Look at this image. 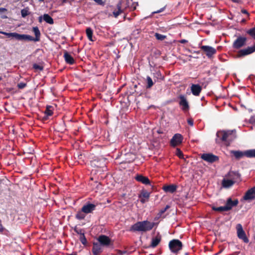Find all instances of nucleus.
I'll use <instances>...</instances> for the list:
<instances>
[{"label": "nucleus", "instance_id": "obj_11", "mask_svg": "<svg viewBox=\"0 0 255 255\" xmlns=\"http://www.w3.org/2000/svg\"><path fill=\"white\" fill-rule=\"evenodd\" d=\"M183 140V136L180 133L175 134L170 141V145L172 147H176L180 144Z\"/></svg>", "mask_w": 255, "mask_h": 255}, {"label": "nucleus", "instance_id": "obj_31", "mask_svg": "<svg viewBox=\"0 0 255 255\" xmlns=\"http://www.w3.org/2000/svg\"><path fill=\"white\" fill-rule=\"evenodd\" d=\"M146 88L147 89H150L153 86V85L154 84V83H153L151 78L150 76H147L146 77Z\"/></svg>", "mask_w": 255, "mask_h": 255}, {"label": "nucleus", "instance_id": "obj_62", "mask_svg": "<svg viewBox=\"0 0 255 255\" xmlns=\"http://www.w3.org/2000/svg\"><path fill=\"white\" fill-rule=\"evenodd\" d=\"M2 80V77L1 76H0V81H1Z\"/></svg>", "mask_w": 255, "mask_h": 255}, {"label": "nucleus", "instance_id": "obj_46", "mask_svg": "<svg viewBox=\"0 0 255 255\" xmlns=\"http://www.w3.org/2000/svg\"><path fill=\"white\" fill-rule=\"evenodd\" d=\"M249 122L251 124H255V115L252 116L250 118L249 120Z\"/></svg>", "mask_w": 255, "mask_h": 255}, {"label": "nucleus", "instance_id": "obj_39", "mask_svg": "<svg viewBox=\"0 0 255 255\" xmlns=\"http://www.w3.org/2000/svg\"><path fill=\"white\" fill-rule=\"evenodd\" d=\"M21 15L23 17H25L27 15L30 14L28 8H25L22 9L21 10Z\"/></svg>", "mask_w": 255, "mask_h": 255}, {"label": "nucleus", "instance_id": "obj_32", "mask_svg": "<svg viewBox=\"0 0 255 255\" xmlns=\"http://www.w3.org/2000/svg\"><path fill=\"white\" fill-rule=\"evenodd\" d=\"M150 196V193L146 190H142L141 191V193L139 196V198H144L146 200H148Z\"/></svg>", "mask_w": 255, "mask_h": 255}, {"label": "nucleus", "instance_id": "obj_10", "mask_svg": "<svg viewBox=\"0 0 255 255\" xmlns=\"http://www.w3.org/2000/svg\"><path fill=\"white\" fill-rule=\"evenodd\" d=\"M201 157L204 160L209 163H213L219 160V157L212 153H203Z\"/></svg>", "mask_w": 255, "mask_h": 255}, {"label": "nucleus", "instance_id": "obj_44", "mask_svg": "<svg viewBox=\"0 0 255 255\" xmlns=\"http://www.w3.org/2000/svg\"><path fill=\"white\" fill-rule=\"evenodd\" d=\"M33 68L36 70H43V67L38 64H34L33 65Z\"/></svg>", "mask_w": 255, "mask_h": 255}, {"label": "nucleus", "instance_id": "obj_22", "mask_svg": "<svg viewBox=\"0 0 255 255\" xmlns=\"http://www.w3.org/2000/svg\"><path fill=\"white\" fill-rule=\"evenodd\" d=\"M161 237L158 234L155 237L152 239L151 244L149 247L151 248H155L161 242Z\"/></svg>", "mask_w": 255, "mask_h": 255}, {"label": "nucleus", "instance_id": "obj_49", "mask_svg": "<svg viewBox=\"0 0 255 255\" xmlns=\"http://www.w3.org/2000/svg\"><path fill=\"white\" fill-rule=\"evenodd\" d=\"M241 12L244 14H246L248 16L249 15V12H248L247 10H245V9H242L241 10Z\"/></svg>", "mask_w": 255, "mask_h": 255}, {"label": "nucleus", "instance_id": "obj_47", "mask_svg": "<svg viewBox=\"0 0 255 255\" xmlns=\"http://www.w3.org/2000/svg\"><path fill=\"white\" fill-rule=\"evenodd\" d=\"M187 124L190 126H193V120L191 118H189L188 119H187Z\"/></svg>", "mask_w": 255, "mask_h": 255}, {"label": "nucleus", "instance_id": "obj_7", "mask_svg": "<svg viewBox=\"0 0 255 255\" xmlns=\"http://www.w3.org/2000/svg\"><path fill=\"white\" fill-rule=\"evenodd\" d=\"M255 52V44L252 46H248L246 48L242 49L238 52L237 57H243Z\"/></svg>", "mask_w": 255, "mask_h": 255}, {"label": "nucleus", "instance_id": "obj_14", "mask_svg": "<svg viewBox=\"0 0 255 255\" xmlns=\"http://www.w3.org/2000/svg\"><path fill=\"white\" fill-rule=\"evenodd\" d=\"M178 98L180 100L179 104L180 106L181 107V109L184 112L188 111L189 109V106L185 97L183 95H180L178 97Z\"/></svg>", "mask_w": 255, "mask_h": 255}, {"label": "nucleus", "instance_id": "obj_40", "mask_svg": "<svg viewBox=\"0 0 255 255\" xmlns=\"http://www.w3.org/2000/svg\"><path fill=\"white\" fill-rule=\"evenodd\" d=\"M154 36L158 40H164L166 38L165 35H163L158 33H155Z\"/></svg>", "mask_w": 255, "mask_h": 255}, {"label": "nucleus", "instance_id": "obj_27", "mask_svg": "<svg viewBox=\"0 0 255 255\" xmlns=\"http://www.w3.org/2000/svg\"><path fill=\"white\" fill-rule=\"evenodd\" d=\"M235 184L234 181L231 180V179H223L222 181V186L225 188H229Z\"/></svg>", "mask_w": 255, "mask_h": 255}, {"label": "nucleus", "instance_id": "obj_35", "mask_svg": "<svg viewBox=\"0 0 255 255\" xmlns=\"http://www.w3.org/2000/svg\"><path fill=\"white\" fill-rule=\"evenodd\" d=\"M245 156L248 157H255V149H250L246 151Z\"/></svg>", "mask_w": 255, "mask_h": 255}, {"label": "nucleus", "instance_id": "obj_33", "mask_svg": "<svg viewBox=\"0 0 255 255\" xmlns=\"http://www.w3.org/2000/svg\"><path fill=\"white\" fill-rule=\"evenodd\" d=\"M51 108H52V107L51 106H47L46 107V109L44 112V115L49 116H52L53 114V112Z\"/></svg>", "mask_w": 255, "mask_h": 255}, {"label": "nucleus", "instance_id": "obj_41", "mask_svg": "<svg viewBox=\"0 0 255 255\" xmlns=\"http://www.w3.org/2000/svg\"><path fill=\"white\" fill-rule=\"evenodd\" d=\"M74 231L76 232L77 234L80 235V236H82V235H84V233L82 229H78L76 227L74 228Z\"/></svg>", "mask_w": 255, "mask_h": 255}, {"label": "nucleus", "instance_id": "obj_13", "mask_svg": "<svg viewBox=\"0 0 255 255\" xmlns=\"http://www.w3.org/2000/svg\"><path fill=\"white\" fill-rule=\"evenodd\" d=\"M232 133V131H218L216 133L217 138L221 141H226L229 136Z\"/></svg>", "mask_w": 255, "mask_h": 255}, {"label": "nucleus", "instance_id": "obj_8", "mask_svg": "<svg viewBox=\"0 0 255 255\" xmlns=\"http://www.w3.org/2000/svg\"><path fill=\"white\" fill-rule=\"evenodd\" d=\"M237 236L239 239L243 240L245 243H249V240L247 237L245 231L243 230L242 226L240 224L237 225Z\"/></svg>", "mask_w": 255, "mask_h": 255}, {"label": "nucleus", "instance_id": "obj_25", "mask_svg": "<svg viewBox=\"0 0 255 255\" xmlns=\"http://www.w3.org/2000/svg\"><path fill=\"white\" fill-rule=\"evenodd\" d=\"M0 34L4 35L6 36L7 37L10 38L11 37L12 38H14L17 40H18V37L19 36V34L13 32V33H7L4 31H0Z\"/></svg>", "mask_w": 255, "mask_h": 255}, {"label": "nucleus", "instance_id": "obj_6", "mask_svg": "<svg viewBox=\"0 0 255 255\" xmlns=\"http://www.w3.org/2000/svg\"><path fill=\"white\" fill-rule=\"evenodd\" d=\"M255 52V44L252 46H248L246 48L242 49L238 52L237 57H243Z\"/></svg>", "mask_w": 255, "mask_h": 255}, {"label": "nucleus", "instance_id": "obj_5", "mask_svg": "<svg viewBox=\"0 0 255 255\" xmlns=\"http://www.w3.org/2000/svg\"><path fill=\"white\" fill-rule=\"evenodd\" d=\"M200 48L205 53L208 58H212L215 55L217 50L214 47L209 45H202Z\"/></svg>", "mask_w": 255, "mask_h": 255}, {"label": "nucleus", "instance_id": "obj_3", "mask_svg": "<svg viewBox=\"0 0 255 255\" xmlns=\"http://www.w3.org/2000/svg\"><path fill=\"white\" fill-rule=\"evenodd\" d=\"M97 241L103 247L112 248L114 247V241L107 236L102 235L99 236Z\"/></svg>", "mask_w": 255, "mask_h": 255}, {"label": "nucleus", "instance_id": "obj_59", "mask_svg": "<svg viewBox=\"0 0 255 255\" xmlns=\"http://www.w3.org/2000/svg\"><path fill=\"white\" fill-rule=\"evenodd\" d=\"M82 154H80L79 156H78V157H79V158H82Z\"/></svg>", "mask_w": 255, "mask_h": 255}, {"label": "nucleus", "instance_id": "obj_37", "mask_svg": "<svg viewBox=\"0 0 255 255\" xmlns=\"http://www.w3.org/2000/svg\"><path fill=\"white\" fill-rule=\"evenodd\" d=\"M247 33L249 34L252 38L255 39V26L247 31Z\"/></svg>", "mask_w": 255, "mask_h": 255}, {"label": "nucleus", "instance_id": "obj_29", "mask_svg": "<svg viewBox=\"0 0 255 255\" xmlns=\"http://www.w3.org/2000/svg\"><path fill=\"white\" fill-rule=\"evenodd\" d=\"M86 214H87L85 212H83V210L81 209L80 211L77 212V214L75 215V218L79 220H83L85 219Z\"/></svg>", "mask_w": 255, "mask_h": 255}, {"label": "nucleus", "instance_id": "obj_50", "mask_svg": "<svg viewBox=\"0 0 255 255\" xmlns=\"http://www.w3.org/2000/svg\"><path fill=\"white\" fill-rule=\"evenodd\" d=\"M188 42L187 40H185V39H182V40H179V42L181 43H186Z\"/></svg>", "mask_w": 255, "mask_h": 255}, {"label": "nucleus", "instance_id": "obj_36", "mask_svg": "<svg viewBox=\"0 0 255 255\" xmlns=\"http://www.w3.org/2000/svg\"><path fill=\"white\" fill-rule=\"evenodd\" d=\"M212 209L213 211H214L216 212H227V210L226 209V207L225 206L223 207H216L215 206H212Z\"/></svg>", "mask_w": 255, "mask_h": 255}, {"label": "nucleus", "instance_id": "obj_42", "mask_svg": "<svg viewBox=\"0 0 255 255\" xmlns=\"http://www.w3.org/2000/svg\"><path fill=\"white\" fill-rule=\"evenodd\" d=\"M176 155L180 158H183V153L179 148H177L176 150Z\"/></svg>", "mask_w": 255, "mask_h": 255}, {"label": "nucleus", "instance_id": "obj_48", "mask_svg": "<svg viewBox=\"0 0 255 255\" xmlns=\"http://www.w3.org/2000/svg\"><path fill=\"white\" fill-rule=\"evenodd\" d=\"M95 2L98 3L99 5H103L104 4V2L103 0H94Z\"/></svg>", "mask_w": 255, "mask_h": 255}, {"label": "nucleus", "instance_id": "obj_38", "mask_svg": "<svg viewBox=\"0 0 255 255\" xmlns=\"http://www.w3.org/2000/svg\"><path fill=\"white\" fill-rule=\"evenodd\" d=\"M169 208H170V206L169 205H166L165 206V208H163V209L160 210L159 211V213L157 215V218H159L161 216V215L164 214L166 212V211Z\"/></svg>", "mask_w": 255, "mask_h": 255}, {"label": "nucleus", "instance_id": "obj_34", "mask_svg": "<svg viewBox=\"0 0 255 255\" xmlns=\"http://www.w3.org/2000/svg\"><path fill=\"white\" fill-rule=\"evenodd\" d=\"M86 34L89 40L91 41H93V30L90 27H88L86 30Z\"/></svg>", "mask_w": 255, "mask_h": 255}, {"label": "nucleus", "instance_id": "obj_9", "mask_svg": "<svg viewBox=\"0 0 255 255\" xmlns=\"http://www.w3.org/2000/svg\"><path fill=\"white\" fill-rule=\"evenodd\" d=\"M247 40L246 37L240 36L233 42V47L235 49H239L246 45Z\"/></svg>", "mask_w": 255, "mask_h": 255}, {"label": "nucleus", "instance_id": "obj_63", "mask_svg": "<svg viewBox=\"0 0 255 255\" xmlns=\"http://www.w3.org/2000/svg\"><path fill=\"white\" fill-rule=\"evenodd\" d=\"M66 2V0H63V2Z\"/></svg>", "mask_w": 255, "mask_h": 255}, {"label": "nucleus", "instance_id": "obj_54", "mask_svg": "<svg viewBox=\"0 0 255 255\" xmlns=\"http://www.w3.org/2000/svg\"><path fill=\"white\" fill-rule=\"evenodd\" d=\"M48 119V116L44 115V116L43 117V120L45 121V120H47Z\"/></svg>", "mask_w": 255, "mask_h": 255}, {"label": "nucleus", "instance_id": "obj_64", "mask_svg": "<svg viewBox=\"0 0 255 255\" xmlns=\"http://www.w3.org/2000/svg\"><path fill=\"white\" fill-rule=\"evenodd\" d=\"M196 52V53H198V54H199V53H200V52H199V51H197V52Z\"/></svg>", "mask_w": 255, "mask_h": 255}, {"label": "nucleus", "instance_id": "obj_53", "mask_svg": "<svg viewBox=\"0 0 255 255\" xmlns=\"http://www.w3.org/2000/svg\"><path fill=\"white\" fill-rule=\"evenodd\" d=\"M232 1L235 3H239L241 2V0H232Z\"/></svg>", "mask_w": 255, "mask_h": 255}, {"label": "nucleus", "instance_id": "obj_16", "mask_svg": "<svg viewBox=\"0 0 255 255\" xmlns=\"http://www.w3.org/2000/svg\"><path fill=\"white\" fill-rule=\"evenodd\" d=\"M239 204V201L238 199L232 200L231 198H229L227 199L226 204H225V208L227 211L231 210L233 207H236Z\"/></svg>", "mask_w": 255, "mask_h": 255}, {"label": "nucleus", "instance_id": "obj_12", "mask_svg": "<svg viewBox=\"0 0 255 255\" xmlns=\"http://www.w3.org/2000/svg\"><path fill=\"white\" fill-rule=\"evenodd\" d=\"M244 200H252L255 199V186L248 189L243 196Z\"/></svg>", "mask_w": 255, "mask_h": 255}, {"label": "nucleus", "instance_id": "obj_4", "mask_svg": "<svg viewBox=\"0 0 255 255\" xmlns=\"http://www.w3.org/2000/svg\"><path fill=\"white\" fill-rule=\"evenodd\" d=\"M183 244L181 241L174 239L169 243V247L171 252L174 254H177L182 249Z\"/></svg>", "mask_w": 255, "mask_h": 255}, {"label": "nucleus", "instance_id": "obj_52", "mask_svg": "<svg viewBox=\"0 0 255 255\" xmlns=\"http://www.w3.org/2000/svg\"><path fill=\"white\" fill-rule=\"evenodd\" d=\"M6 8L0 7V12H4V11H6Z\"/></svg>", "mask_w": 255, "mask_h": 255}, {"label": "nucleus", "instance_id": "obj_26", "mask_svg": "<svg viewBox=\"0 0 255 255\" xmlns=\"http://www.w3.org/2000/svg\"><path fill=\"white\" fill-rule=\"evenodd\" d=\"M18 40H28L29 41H35V38L26 34H19V39H18Z\"/></svg>", "mask_w": 255, "mask_h": 255}, {"label": "nucleus", "instance_id": "obj_17", "mask_svg": "<svg viewBox=\"0 0 255 255\" xmlns=\"http://www.w3.org/2000/svg\"><path fill=\"white\" fill-rule=\"evenodd\" d=\"M134 179L137 182L144 184V185H150V181L148 178L144 176L142 174H136L134 177Z\"/></svg>", "mask_w": 255, "mask_h": 255}, {"label": "nucleus", "instance_id": "obj_20", "mask_svg": "<svg viewBox=\"0 0 255 255\" xmlns=\"http://www.w3.org/2000/svg\"><path fill=\"white\" fill-rule=\"evenodd\" d=\"M191 91L193 95L198 96L202 91V87L199 84H192L191 87Z\"/></svg>", "mask_w": 255, "mask_h": 255}, {"label": "nucleus", "instance_id": "obj_56", "mask_svg": "<svg viewBox=\"0 0 255 255\" xmlns=\"http://www.w3.org/2000/svg\"><path fill=\"white\" fill-rule=\"evenodd\" d=\"M165 9V8H161L160 10H157V11H156L155 13H159V12H161V11H163V9Z\"/></svg>", "mask_w": 255, "mask_h": 255}, {"label": "nucleus", "instance_id": "obj_18", "mask_svg": "<svg viewBox=\"0 0 255 255\" xmlns=\"http://www.w3.org/2000/svg\"><path fill=\"white\" fill-rule=\"evenodd\" d=\"M95 209L96 205L91 203H87L82 208L83 212L86 214H91V213H92Z\"/></svg>", "mask_w": 255, "mask_h": 255}, {"label": "nucleus", "instance_id": "obj_57", "mask_svg": "<svg viewBox=\"0 0 255 255\" xmlns=\"http://www.w3.org/2000/svg\"><path fill=\"white\" fill-rule=\"evenodd\" d=\"M42 21V16H40L38 17V21L39 22H41Z\"/></svg>", "mask_w": 255, "mask_h": 255}, {"label": "nucleus", "instance_id": "obj_2", "mask_svg": "<svg viewBox=\"0 0 255 255\" xmlns=\"http://www.w3.org/2000/svg\"><path fill=\"white\" fill-rule=\"evenodd\" d=\"M131 0H121L117 5V11L116 10L113 12L115 17H117L122 13L125 12V10L129 7Z\"/></svg>", "mask_w": 255, "mask_h": 255}, {"label": "nucleus", "instance_id": "obj_58", "mask_svg": "<svg viewBox=\"0 0 255 255\" xmlns=\"http://www.w3.org/2000/svg\"><path fill=\"white\" fill-rule=\"evenodd\" d=\"M131 9L132 10H134L136 9V6H133L131 7Z\"/></svg>", "mask_w": 255, "mask_h": 255}, {"label": "nucleus", "instance_id": "obj_60", "mask_svg": "<svg viewBox=\"0 0 255 255\" xmlns=\"http://www.w3.org/2000/svg\"><path fill=\"white\" fill-rule=\"evenodd\" d=\"M69 255H77L76 253L70 254Z\"/></svg>", "mask_w": 255, "mask_h": 255}, {"label": "nucleus", "instance_id": "obj_15", "mask_svg": "<svg viewBox=\"0 0 255 255\" xmlns=\"http://www.w3.org/2000/svg\"><path fill=\"white\" fill-rule=\"evenodd\" d=\"M227 177L234 181V183L241 181V174L237 171H230Z\"/></svg>", "mask_w": 255, "mask_h": 255}, {"label": "nucleus", "instance_id": "obj_55", "mask_svg": "<svg viewBox=\"0 0 255 255\" xmlns=\"http://www.w3.org/2000/svg\"><path fill=\"white\" fill-rule=\"evenodd\" d=\"M3 231V228L2 224L0 223V232H2Z\"/></svg>", "mask_w": 255, "mask_h": 255}, {"label": "nucleus", "instance_id": "obj_23", "mask_svg": "<svg viewBox=\"0 0 255 255\" xmlns=\"http://www.w3.org/2000/svg\"><path fill=\"white\" fill-rule=\"evenodd\" d=\"M230 153L231 155H233L236 159L239 160L245 156L246 151L242 152L239 150H231Z\"/></svg>", "mask_w": 255, "mask_h": 255}, {"label": "nucleus", "instance_id": "obj_45", "mask_svg": "<svg viewBox=\"0 0 255 255\" xmlns=\"http://www.w3.org/2000/svg\"><path fill=\"white\" fill-rule=\"evenodd\" d=\"M17 86H18V88L20 89H22L26 87V83L21 82L18 84V85H17Z\"/></svg>", "mask_w": 255, "mask_h": 255}, {"label": "nucleus", "instance_id": "obj_61", "mask_svg": "<svg viewBox=\"0 0 255 255\" xmlns=\"http://www.w3.org/2000/svg\"><path fill=\"white\" fill-rule=\"evenodd\" d=\"M156 74L158 75H160L161 76V74L160 73V72H157Z\"/></svg>", "mask_w": 255, "mask_h": 255}, {"label": "nucleus", "instance_id": "obj_21", "mask_svg": "<svg viewBox=\"0 0 255 255\" xmlns=\"http://www.w3.org/2000/svg\"><path fill=\"white\" fill-rule=\"evenodd\" d=\"M162 189L164 190L165 192L173 193L176 191L177 186L175 184L164 185L162 187Z\"/></svg>", "mask_w": 255, "mask_h": 255}, {"label": "nucleus", "instance_id": "obj_30", "mask_svg": "<svg viewBox=\"0 0 255 255\" xmlns=\"http://www.w3.org/2000/svg\"><path fill=\"white\" fill-rule=\"evenodd\" d=\"M33 31L35 36V41H39L40 40V33L38 28L37 27H34L33 28Z\"/></svg>", "mask_w": 255, "mask_h": 255}, {"label": "nucleus", "instance_id": "obj_28", "mask_svg": "<svg viewBox=\"0 0 255 255\" xmlns=\"http://www.w3.org/2000/svg\"><path fill=\"white\" fill-rule=\"evenodd\" d=\"M43 19L49 24H53L54 23L53 18L48 14L44 13L43 15Z\"/></svg>", "mask_w": 255, "mask_h": 255}, {"label": "nucleus", "instance_id": "obj_43", "mask_svg": "<svg viewBox=\"0 0 255 255\" xmlns=\"http://www.w3.org/2000/svg\"><path fill=\"white\" fill-rule=\"evenodd\" d=\"M80 240L83 245H86L87 244V241L85 235L80 236Z\"/></svg>", "mask_w": 255, "mask_h": 255}, {"label": "nucleus", "instance_id": "obj_51", "mask_svg": "<svg viewBox=\"0 0 255 255\" xmlns=\"http://www.w3.org/2000/svg\"><path fill=\"white\" fill-rule=\"evenodd\" d=\"M140 198V202L143 204L145 203V202L147 200L144 198Z\"/></svg>", "mask_w": 255, "mask_h": 255}, {"label": "nucleus", "instance_id": "obj_19", "mask_svg": "<svg viewBox=\"0 0 255 255\" xmlns=\"http://www.w3.org/2000/svg\"><path fill=\"white\" fill-rule=\"evenodd\" d=\"M103 247L98 242H94L92 248V253L94 255H100L102 252Z\"/></svg>", "mask_w": 255, "mask_h": 255}, {"label": "nucleus", "instance_id": "obj_1", "mask_svg": "<svg viewBox=\"0 0 255 255\" xmlns=\"http://www.w3.org/2000/svg\"><path fill=\"white\" fill-rule=\"evenodd\" d=\"M155 225L156 223L151 222L148 220L139 221L131 225L129 231L130 232H146L151 230Z\"/></svg>", "mask_w": 255, "mask_h": 255}, {"label": "nucleus", "instance_id": "obj_24", "mask_svg": "<svg viewBox=\"0 0 255 255\" xmlns=\"http://www.w3.org/2000/svg\"><path fill=\"white\" fill-rule=\"evenodd\" d=\"M64 58L67 64L73 65L75 63L73 58L68 53L67 51L64 52Z\"/></svg>", "mask_w": 255, "mask_h": 255}]
</instances>
